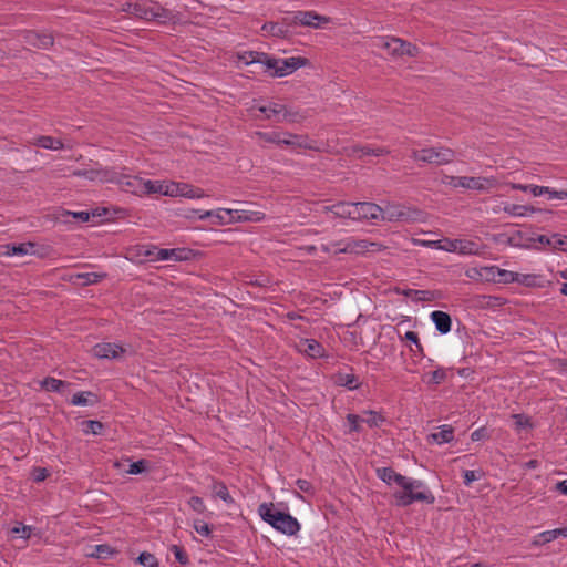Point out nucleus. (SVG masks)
<instances>
[{
    "mask_svg": "<svg viewBox=\"0 0 567 567\" xmlns=\"http://www.w3.org/2000/svg\"><path fill=\"white\" fill-rule=\"evenodd\" d=\"M238 61L245 65L262 64L265 70L271 71V76L282 78L291 74L301 66L308 64V59L302 56H291L288 59H277L267 53L257 51H245L238 54Z\"/></svg>",
    "mask_w": 567,
    "mask_h": 567,
    "instance_id": "2",
    "label": "nucleus"
},
{
    "mask_svg": "<svg viewBox=\"0 0 567 567\" xmlns=\"http://www.w3.org/2000/svg\"><path fill=\"white\" fill-rule=\"evenodd\" d=\"M156 252L157 260H174L182 261L187 260L189 257V250L183 248H158Z\"/></svg>",
    "mask_w": 567,
    "mask_h": 567,
    "instance_id": "22",
    "label": "nucleus"
},
{
    "mask_svg": "<svg viewBox=\"0 0 567 567\" xmlns=\"http://www.w3.org/2000/svg\"><path fill=\"white\" fill-rule=\"evenodd\" d=\"M40 385L48 392H56L62 393L64 388L70 385L66 381L59 380L52 377H47L42 381H40Z\"/></svg>",
    "mask_w": 567,
    "mask_h": 567,
    "instance_id": "30",
    "label": "nucleus"
},
{
    "mask_svg": "<svg viewBox=\"0 0 567 567\" xmlns=\"http://www.w3.org/2000/svg\"><path fill=\"white\" fill-rule=\"evenodd\" d=\"M189 506L193 511L202 514L206 511V506L204 504V501L198 496H192L188 501Z\"/></svg>",
    "mask_w": 567,
    "mask_h": 567,
    "instance_id": "59",
    "label": "nucleus"
},
{
    "mask_svg": "<svg viewBox=\"0 0 567 567\" xmlns=\"http://www.w3.org/2000/svg\"><path fill=\"white\" fill-rule=\"evenodd\" d=\"M560 536L567 537V527L546 530V532L538 534V536H537L538 539L535 542V544L550 543Z\"/></svg>",
    "mask_w": 567,
    "mask_h": 567,
    "instance_id": "37",
    "label": "nucleus"
},
{
    "mask_svg": "<svg viewBox=\"0 0 567 567\" xmlns=\"http://www.w3.org/2000/svg\"><path fill=\"white\" fill-rule=\"evenodd\" d=\"M526 237L528 235L523 231H516L514 235L508 237L507 244L512 247L522 248V249H536L540 250L542 248L526 241Z\"/></svg>",
    "mask_w": 567,
    "mask_h": 567,
    "instance_id": "28",
    "label": "nucleus"
},
{
    "mask_svg": "<svg viewBox=\"0 0 567 567\" xmlns=\"http://www.w3.org/2000/svg\"><path fill=\"white\" fill-rule=\"evenodd\" d=\"M181 196L182 197H187V198H203L205 197V193L202 188L199 187H194L193 185H189V184H182L181 185Z\"/></svg>",
    "mask_w": 567,
    "mask_h": 567,
    "instance_id": "43",
    "label": "nucleus"
},
{
    "mask_svg": "<svg viewBox=\"0 0 567 567\" xmlns=\"http://www.w3.org/2000/svg\"><path fill=\"white\" fill-rule=\"evenodd\" d=\"M298 349L306 355L317 359L324 357L323 346L315 339H301L298 343Z\"/></svg>",
    "mask_w": 567,
    "mask_h": 567,
    "instance_id": "18",
    "label": "nucleus"
},
{
    "mask_svg": "<svg viewBox=\"0 0 567 567\" xmlns=\"http://www.w3.org/2000/svg\"><path fill=\"white\" fill-rule=\"evenodd\" d=\"M334 382L349 390H354L359 386L358 378L352 373H338L334 377Z\"/></svg>",
    "mask_w": 567,
    "mask_h": 567,
    "instance_id": "40",
    "label": "nucleus"
},
{
    "mask_svg": "<svg viewBox=\"0 0 567 567\" xmlns=\"http://www.w3.org/2000/svg\"><path fill=\"white\" fill-rule=\"evenodd\" d=\"M71 175L99 183H112L113 181H117L116 171L113 168L102 167L99 163H95L94 167L91 168L75 169Z\"/></svg>",
    "mask_w": 567,
    "mask_h": 567,
    "instance_id": "9",
    "label": "nucleus"
},
{
    "mask_svg": "<svg viewBox=\"0 0 567 567\" xmlns=\"http://www.w3.org/2000/svg\"><path fill=\"white\" fill-rule=\"evenodd\" d=\"M554 239V234L548 237L546 235H528V237H526V241H528L529 244H534V243H538L540 245H543L544 247H547L548 250H550L551 248V240Z\"/></svg>",
    "mask_w": 567,
    "mask_h": 567,
    "instance_id": "51",
    "label": "nucleus"
},
{
    "mask_svg": "<svg viewBox=\"0 0 567 567\" xmlns=\"http://www.w3.org/2000/svg\"><path fill=\"white\" fill-rule=\"evenodd\" d=\"M33 144L45 150L54 151L62 150L64 147L62 141L45 135L35 137Z\"/></svg>",
    "mask_w": 567,
    "mask_h": 567,
    "instance_id": "34",
    "label": "nucleus"
},
{
    "mask_svg": "<svg viewBox=\"0 0 567 567\" xmlns=\"http://www.w3.org/2000/svg\"><path fill=\"white\" fill-rule=\"evenodd\" d=\"M292 22L290 17H285L280 22H266L261 27L264 35H270L276 38L286 39L291 35Z\"/></svg>",
    "mask_w": 567,
    "mask_h": 567,
    "instance_id": "13",
    "label": "nucleus"
},
{
    "mask_svg": "<svg viewBox=\"0 0 567 567\" xmlns=\"http://www.w3.org/2000/svg\"><path fill=\"white\" fill-rule=\"evenodd\" d=\"M258 514L264 522L285 535L293 536L300 530L299 522L290 514L277 511L272 503H261Z\"/></svg>",
    "mask_w": 567,
    "mask_h": 567,
    "instance_id": "4",
    "label": "nucleus"
},
{
    "mask_svg": "<svg viewBox=\"0 0 567 567\" xmlns=\"http://www.w3.org/2000/svg\"><path fill=\"white\" fill-rule=\"evenodd\" d=\"M306 117H307L306 112H302L297 109L287 107L285 105V111H282L281 122L300 123Z\"/></svg>",
    "mask_w": 567,
    "mask_h": 567,
    "instance_id": "39",
    "label": "nucleus"
},
{
    "mask_svg": "<svg viewBox=\"0 0 567 567\" xmlns=\"http://www.w3.org/2000/svg\"><path fill=\"white\" fill-rule=\"evenodd\" d=\"M257 110L265 114V118L281 122L282 111L285 105L278 102H269L266 105L257 106Z\"/></svg>",
    "mask_w": 567,
    "mask_h": 567,
    "instance_id": "25",
    "label": "nucleus"
},
{
    "mask_svg": "<svg viewBox=\"0 0 567 567\" xmlns=\"http://www.w3.org/2000/svg\"><path fill=\"white\" fill-rule=\"evenodd\" d=\"M115 7L132 18L147 22L166 24L177 20V14L173 10L154 0H117Z\"/></svg>",
    "mask_w": 567,
    "mask_h": 567,
    "instance_id": "1",
    "label": "nucleus"
},
{
    "mask_svg": "<svg viewBox=\"0 0 567 567\" xmlns=\"http://www.w3.org/2000/svg\"><path fill=\"white\" fill-rule=\"evenodd\" d=\"M375 474L379 480L389 486L393 484L399 485L400 483L404 482V475L395 472L392 467H378L375 470Z\"/></svg>",
    "mask_w": 567,
    "mask_h": 567,
    "instance_id": "24",
    "label": "nucleus"
},
{
    "mask_svg": "<svg viewBox=\"0 0 567 567\" xmlns=\"http://www.w3.org/2000/svg\"><path fill=\"white\" fill-rule=\"evenodd\" d=\"M103 429V423L96 420H87L82 422V431L84 434L100 435L102 434Z\"/></svg>",
    "mask_w": 567,
    "mask_h": 567,
    "instance_id": "42",
    "label": "nucleus"
},
{
    "mask_svg": "<svg viewBox=\"0 0 567 567\" xmlns=\"http://www.w3.org/2000/svg\"><path fill=\"white\" fill-rule=\"evenodd\" d=\"M25 43L38 49H48L53 44V37L47 33L29 31L24 35Z\"/></svg>",
    "mask_w": 567,
    "mask_h": 567,
    "instance_id": "19",
    "label": "nucleus"
},
{
    "mask_svg": "<svg viewBox=\"0 0 567 567\" xmlns=\"http://www.w3.org/2000/svg\"><path fill=\"white\" fill-rule=\"evenodd\" d=\"M353 208H355V212L352 216V220H375L381 218L382 208L374 203H353Z\"/></svg>",
    "mask_w": 567,
    "mask_h": 567,
    "instance_id": "12",
    "label": "nucleus"
},
{
    "mask_svg": "<svg viewBox=\"0 0 567 567\" xmlns=\"http://www.w3.org/2000/svg\"><path fill=\"white\" fill-rule=\"evenodd\" d=\"M324 212H331L336 217L352 219L355 208H353V203L340 202L332 206H326Z\"/></svg>",
    "mask_w": 567,
    "mask_h": 567,
    "instance_id": "26",
    "label": "nucleus"
},
{
    "mask_svg": "<svg viewBox=\"0 0 567 567\" xmlns=\"http://www.w3.org/2000/svg\"><path fill=\"white\" fill-rule=\"evenodd\" d=\"M495 271H497V266H487V267H474L466 270L465 275L470 279L474 280H494L495 281Z\"/></svg>",
    "mask_w": 567,
    "mask_h": 567,
    "instance_id": "23",
    "label": "nucleus"
},
{
    "mask_svg": "<svg viewBox=\"0 0 567 567\" xmlns=\"http://www.w3.org/2000/svg\"><path fill=\"white\" fill-rule=\"evenodd\" d=\"M97 403V396L93 392L90 391H82L78 392L72 396L71 404L72 405H94Z\"/></svg>",
    "mask_w": 567,
    "mask_h": 567,
    "instance_id": "32",
    "label": "nucleus"
},
{
    "mask_svg": "<svg viewBox=\"0 0 567 567\" xmlns=\"http://www.w3.org/2000/svg\"><path fill=\"white\" fill-rule=\"evenodd\" d=\"M134 256L138 259L140 262L146 261H157L156 252L158 251V247L152 245H142L137 246L134 250Z\"/></svg>",
    "mask_w": 567,
    "mask_h": 567,
    "instance_id": "27",
    "label": "nucleus"
},
{
    "mask_svg": "<svg viewBox=\"0 0 567 567\" xmlns=\"http://www.w3.org/2000/svg\"><path fill=\"white\" fill-rule=\"evenodd\" d=\"M337 252L343 254H362L365 251H379L381 250L382 245L373 241H369L365 239H351L344 244L338 243L336 244Z\"/></svg>",
    "mask_w": 567,
    "mask_h": 567,
    "instance_id": "10",
    "label": "nucleus"
},
{
    "mask_svg": "<svg viewBox=\"0 0 567 567\" xmlns=\"http://www.w3.org/2000/svg\"><path fill=\"white\" fill-rule=\"evenodd\" d=\"M114 554V550L107 545H96L94 550L89 554L90 557L97 559H107Z\"/></svg>",
    "mask_w": 567,
    "mask_h": 567,
    "instance_id": "49",
    "label": "nucleus"
},
{
    "mask_svg": "<svg viewBox=\"0 0 567 567\" xmlns=\"http://www.w3.org/2000/svg\"><path fill=\"white\" fill-rule=\"evenodd\" d=\"M403 483L398 486L400 489L392 494L394 504L399 507H408L415 502L432 505L435 502V496L429 486L421 480L404 476Z\"/></svg>",
    "mask_w": 567,
    "mask_h": 567,
    "instance_id": "3",
    "label": "nucleus"
},
{
    "mask_svg": "<svg viewBox=\"0 0 567 567\" xmlns=\"http://www.w3.org/2000/svg\"><path fill=\"white\" fill-rule=\"evenodd\" d=\"M347 421L349 423L350 431L360 432L362 430L360 425L361 423H363L361 420V415L350 413L347 415Z\"/></svg>",
    "mask_w": 567,
    "mask_h": 567,
    "instance_id": "57",
    "label": "nucleus"
},
{
    "mask_svg": "<svg viewBox=\"0 0 567 567\" xmlns=\"http://www.w3.org/2000/svg\"><path fill=\"white\" fill-rule=\"evenodd\" d=\"M125 349L116 343L102 342L93 347V354L100 359H120Z\"/></svg>",
    "mask_w": 567,
    "mask_h": 567,
    "instance_id": "15",
    "label": "nucleus"
},
{
    "mask_svg": "<svg viewBox=\"0 0 567 567\" xmlns=\"http://www.w3.org/2000/svg\"><path fill=\"white\" fill-rule=\"evenodd\" d=\"M105 277H106V274H103V272H83V274L73 275L72 279L76 284H80L82 286H87V285L97 284Z\"/></svg>",
    "mask_w": 567,
    "mask_h": 567,
    "instance_id": "29",
    "label": "nucleus"
},
{
    "mask_svg": "<svg viewBox=\"0 0 567 567\" xmlns=\"http://www.w3.org/2000/svg\"><path fill=\"white\" fill-rule=\"evenodd\" d=\"M457 239H444L442 240V245L439 246V249L449 251V252H456L457 251Z\"/></svg>",
    "mask_w": 567,
    "mask_h": 567,
    "instance_id": "64",
    "label": "nucleus"
},
{
    "mask_svg": "<svg viewBox=\"0 0 567 567\" xmlns=\"http://www.w3.org/2000/svg\"><path fill=\"white\" fill-rule=\"evenodd\" d=\"M194 529L202 536L208 537L212 533V529L207 523L204 520H195Z\"/></svg>",
    "mask_w": 567,
    "mask_h": 567,
    "instance_id": "60",
    "label": "nucleus"
},
{
    "mask_svg": "<svg viewBox=\"0 0 567 567\" xmlns=\"http://www.w3.org/2000/svg\"><path fill=\"white\" fill-rule=\"evenodd\" d=\"M495 280L503 284H512L517 280V272L501 269L497 267V271H495Z\"/></svg>",
    "mask_w": 567,
    "mask_h": 567,
    "instance_id": "48",
    "label": "nucleus"
},
{
    "mask_svg": "<svg viewBox=\"0 0 567 567\" xmlns=\"http://www.w3.org/2000/svg\"><path fill=\"white\" fill-rule=\"evenodd\" d=\"M404 339L410 341V342H412L413 347H416V350L414 351L416 355L422 357V358L425 355L424 348L421 344L419 336H417L416 332H414V331H406L405 334H404Z\"/></svg>",
    "mask_w": 567,
    "mask_h": 567,
    "instance_id": "50",
    "label": "nucleus"
},
{
    "mask_svg": "<svg viewBox=\"0 0 567 567\" xmlns=\"http://www.w3.org/2000/svg\"><path fill=\"white\" fill-rule=\"evenodd\" d=\"M443 183L453 187H463L467 189L488 192L496 184L492 177H473V176H444Z\"/></svg>",
    "mask_w": 567,
    "mask_h": 567,
    "instance_id": "7",
    "label": "nucleus"
},
{
    "mask_svg": "<svg viewBox=\"0 0 567 567\" xmlns=\"http://www.w3.org/2000/svg\"><path fill=\"white\" fill-rule=\"evenodd\" d=\"M457 251L461 255H480L481 246L468 239H457Z\"/></svg>",
    "mask_w": 567,
    "mask_h": 567,
    "instance_id": "35",
    "label": "nucleus"
},
{
    "mask_svg": "<svg viewBox=\"0 0 567 567\" xmlns=\"http://www.w3.org/2000/svg\"><path fill=\"white\" fill-rule=\"evenodd\" d=\"M226 214L230 215L231 219L244 220V221H261L265 219V214L261 212L248 210V209H221Z\"/></svg>",
    "mask_w": 567,
    "mask_h": 567,
    "instance_id": "20",
    "label": "nucleus"
},
{
    "mask_svg": "<svg viewBox=\"0 0 567 567\" xmlns=\"http://www.w3.org/2000/svg\"><path fill=\"white\" fill-rule=\"evenodd\" d=\"M37 245L32 241H27L22 244H9L6 246V256H25V255H37L44 256L42 251H39Z\"/></svg>",
    "mask_w": 567,
    "mask_h": 567,
    "instance_id": "16",
    "label": "nucleus"
},
{
    "mask_svg": "<svg viewBox=\"0 0 567 567\" xmlns=\"http://www.w3.org/2000/svg\"><path fill=\"white\" fill-rule=\"evenodd\" d=\"M143 195L162 194L164 195L165 184L159 181L145 179Z\"/></svg>",
    "mask_w": 567,
    "mask_h": 567,
    "instance_id": "44",
    "label": "nucleus"
},
{
    "mask_svg": "<svg viewBox=\"0 0 567 567\" xmlns=\"http://www.w3.org/2000/svg\"><path fill=\"white\" fill-rule=\"evenodd\" d=\"M446 370L443 369V368H437L436 370L432 371L430 374H429V381L427 383L429 384H432V385H439L441 384L442 382L445 381L446 379Z\"/></svg>",
    "mask_w": 567,
    "mask_h": 567,
    "instance_id": "54",
    "label": "nucleus"
},
{
    "mask_svg": "<svg viewBox=\"0 0 567 567\" xmlns=\"http://www.w3.org/2000/svg\"><path fill=\"white\" fill-rule=\"evenodd\" d=\"M112 183L120 185L121 188L125 192L143 196V186L145 183L144 178L117 173V181H113Z\"/></svg>",
    "mask_w": 567,
    "mask_h": 567,
    "instance_id": "14",
    "label": "nucleus"
},
{
    "mask_svg": "<svg viewBox=\"0 0 567 567\" xmlns=\"http://www.w3.org/2000/svg\"><path fill=\"white\" fill-rule=\"evenodd\" d=\"M212 493L214 497L223 499L226 504H234V498L229 494L228 488L224 482L213 481Z\"/></svg>",
    "mask_w": 567,
    "mask_h": 567,
    "instance_id": "33",
    "label": "nucleus"
},
{
    "mask_svg": "<svg viewBox=\"0 0 567 567\" xmlns=\"http://www.w3.org/2000/svg\"><path fill=\"white\" fill-rule=\"evenodd\" d=\"M403 293L416 301H430L433 298V292L429 290L408 289Z\"/></svg>",
    "mask_w": 567,
    "mask_h": 567,
    "instance_id": "45",
    "label": "nucleus"
},
{
    "mask_svg": "<svg viewBox=\"0 0 567 567\" xmlns=\"http://www.w3.org/2000/svg\"><path fill=\"white\" fill-rule=\"evenodd\" d=\"M183 183H171L168 185L165 184L164 195L165 196H181V185Z\"/></svg>",
    "mask_w": 567,
    "mask_h": 567,
    "instance_id": "62",
    "label": "nucleus"
},
{
    "mask_svg": "<svg viewBox=\"0 0 567 567\" xmlns=\"http://www.w3.org/2000/svg\"><path fill=\"white\" fill-rule=\"evenodd\" d=\"M353 154H355L359 158L363 156H383L390 153V151L385 147H374L371 145L355 146L353 147Z\"/></svg>",
    "mask_w": 567,
    "mask_h": 567,
    "instance_id": "31",
    "label": "nucleus"
},
{
    "mask_svg": "<svg viewBox=\"0 0 567 567\" xmlns=\"http://www.w3.org/2000/svg\"><path fill=\"white\" fill-rule=\"evenodd\" d=\"M255 135L266 143L279 146H290L293 148L315 150V146L306 135H297L288 132H256Z\"/></svg>",
    "mask_w": 567,
    "mask_h": 567,
    "instance_id": "5",
    "label": "nucleus"
},
{
    "mask_svg": "<svg viewBox=\"0 0 567 567\" xmlns=\"http://www.w3.org/2000/svg\"><path fill=\"white\" fill-rule=\"evenodd\" d=\"M171 550L178 563H181L182 565L188 564V556L182 547L173 545Z\"/></svg>",
    "mask_w": 567,
    "mask_h": 567,
    "instance_id": "58",
    "label": "nucleus"
},
{
    "mask_svg": "<svg viewBox=\"0 0 567 567\" xmlns=\"http://www.w3.org/2000/svg\"><path fill=\"white\" fill-rule=\"evenodd\" d=\"M137 561L145 567H157L158 563L156 557L153 554L147 551H143L137 557Z\"/></svg>",
    "mask_w": 567,
    "mask_h": 567,
    "instance_id": "55",
    "label": "nucleus"
},
{
    "mask_svg": "<svg viewBox=\"0 0 567 567\" xmlns=\"http://www.w3.org/2000/svg\"><path fill=\"white\" fill-rule=\"evenodd\" d=\"M514 189L523 190V192H529L534 196H540L545 193H549V187L547 186H538V185H523V184H514Z\"/></svg>",
    "mask_w": 567,
    "mask_h": 567,
    "instance_id": "46",
    "label": "nucleus"
},
{
    "mask_svg": "<svg viewBox=\"0 0 567 567\" xmlns=\"http://www.w3.org/2000/svg\"><path fill=\"white\" fill-rule=\"evenodd\" d=\"M363 423H367L370 427H378L384 422V417L375 411H365L361 415Z\"/></svg>",
    "mask_w": 567,
    "mask_h": 567,
    "instance_id": "41",
    "label": "nucleus"
},
{
    "mask_svg": "<svg viewBox=\"0 0 567 567\" xmlns=\"http://www.w3.org/2000/svg\"><path fill=\"white\" fill-rule=\"evenodd\" d=\"M504 212L512 216H529L536 212L533 206L509 204L504 207Z\"/></svg>",
    "mask_w": 567,
    "mask_h": 567,
    "instance_id": "38",
    "label": "nucleus"
},
{
    "mask_svg": "<svg viewBox=\"0 0 567 567\" xmlns=\"http://www.w3.org/2000/svg\"><path fill=\"white\" fill-rule=\"evenodd\" d=\"M421 216V210L396 204L386 205L381 213V219L388 221L412 223L420 220Z\"/></svg>",
    "mask_w": 567,
    "mask_h": 567,
    "instance_id": "8",
    "label": "nucleus"
},
{
    "mask_svg": "<svg viewBox=\"0 0 567 567\" xmlns=\"http://www.w3.org/2000/svg\"><path fill=\"white\" fill-rule=\"evenodd\" d=\"M292 25H302L310 28H321L323 24L329 22V18L317 13L316 11H296L290 17Z\"/></svg>",
    "mask_w": 567,
    "mask_h": 567,
    "instance_id": "11",
    "label": "nucleus"
},
{
    "mask_svg": "<svg viewBox=\"0 0 567 567\" xmlns=\"http://www.w3.org/2000/svg\"><path fill=\"white\" fill-rule=\"evenodd\" d=\"M400 38L395 37H375L371 45L372 48L385 51L389 55L396 58Z\"/></svg>",
    "mask_w": 567,
    "mask_h": 567,
    "instance_id": "17",
    "label": "nucleus"
},
{
    "mask_svg": "<svg viewBox=\"0 0 567 567\" xmlns=\"http://www.w3.org/2000/svg\"><path fill=\"white\" fill-rule=\"evenodd\" d=\"M398 56L408 55V56H416L419 54V49L416 45L411 42L404 41L400 39Z\"/></svg>",
    "mask_w": 567,
    "mask_h": 567,
    "instance_id": "47",
    "label": "nucleus"
},
{
    "mask_svg": "<svg viewBox=\"0 0 567 567\" xmlns=\"http://www.w3.org/2000/svg\"><path fill=\"white\" fill-rule=\"evenodd\" d=\"M550 251H561L567 252V236H561L559 234H554V239L551 240Z\"/></svg>",
    "mask_w": 567,
    "mask_h": 567,
    "instance_id": "52",
    "label": "nucleus"
},
{
    "mask_svg": "<svg viewBox=\"0 0 567 567\" xmlns=\"http://www.w3.org/2000/svg\"><path fill=\"white\" fill-rule=\"evenodd\" d=\"M431 437L437 444L450 443L454 439V430L451 425H442L439 432L432 433Z\"/></svg>",
    "mask_w": 567,
    "mask_h": 567,
    "instance_id": "36",
    "label": "nucleus"
},
{
    "mask_svg": "<svg viewBox=\"0 0 567 567\" xmlns=\"http://www.w3.org/2000/svg\"><path fill=\"white\" fill-rule=\"evenodd\" d=\"M430 318L434 323L436 330L441 334H446L451 331L452 328V319L447 312L435 310L431 312Z\"/></svg>",
    "mask_w": 567,
    "mask_h": 567,
    "instance_id": "21",
    "label": "nucleus"
},
{
    "mask_svg": "<svg viewBox=\"0 0 567 567\" xmlns=\"http://www.w3.org/2000/svg\"><path fill=\"white\" fill-rule=\"evenodd\" d=\"M49 476V471L45 467H34L32 477L34 482H43Z\"/></svg>",
    "mask_w": 567,
    "mask_h": 567,
    "instance_id": "63",
    "label": "nucleus"
},
{
    "mask_svg": "<svg viewBox=\"0 0 567 567\" xmlns=\"http://www.w3.org/2000/svg\"><path fill=\"white\" fill-rule=\"evenodd\" d=\"M146 468H147V461L140 460V461L133 462L126 472L131 475H137V474L145 472Z\"/></svg>",
    "mask_w": 567,
    "mask_h": 567,
    "instance_id": "56",
    "label": "nucleus"
},
{
    "mask_svg": "<svg viewBox=\"0 0 567 567\" xmlns=\"http://www.w3.org/2000/svg\"><path fill=\"white\" fill-rule=\"evenodd\" d=\"M296 485H297L298 489L303 492V493H307V494H310V495L315 494V487L307 480L299 478V480H297Z\"/></svg>",
    "mask_w": 567,
    "mask_h": 567,
    "instance_id": "61",
    "label": "nucleus"
},
{
    "mask_svg": "<svg viewBox=\"0 0 567 567\" xmlns=\"http://www.w3.org/2000/svg\"><path fill=\"white\" fill-rule=\"evenodd\" d=\"M32 530L33 527L19 523L14 527H12L10 532L14 536H19L20 538L23 539H29L31 537Z\"/></svg>",
    "mask_w": 567,
    "mask_h": 567,
    "instance_id": "53",
    "label": "nucleus"
},
{
    "mask_svg": "<svg viewBox=\"0 0 567 567\" xmlns=\"http://www.w3.org/2000/svg\"><path fill=\"white\" fill-rule=\"evenodd\" d=\"M455 152L449 147H426L422 150H413L411 157L417 162L445 165L454 159Z\"/></svg>",
    "mask_w": 567,
    "mask_h": 567,
    "instance_id": "6",
    "label": "nucleus"
}]
</instances>
